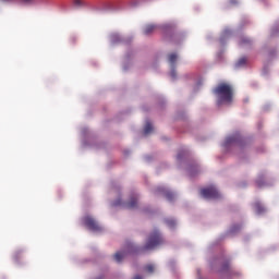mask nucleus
Listing matches in <instances>:
<instances>
[{
  "instance_id": "15",
  "label": "nucleus",
  "mask_w": 279,
  "mask_h": 279,
  "mask_svg": "<svg viewBox=\"0 0 279 279\" xmlns=\"http://www.w3.org/2000/svg\"><path fill=\"white\" fill-rule=\"evenodd\" d=\"M177 60H178V54L177 53H170L168 56V62H170V64L174 65Z\"/></svg>"
},
{
  "instance_id": "1",
  "label": "nucleus",
  "mask_w": 279,
  "mask_h": 279,
  "mask_svg": "<svg viewBox=\"0 0 279 279\" xmlns=\"http://www.w3.org/2000/svg\"><path fill=\"white\" fill-rule=\"evenodd\" d=\"M213 93L218 99V106H221V104H232L234 89H232L230 84L220 83L216 88H214Z\"/></svg>"
},
{
  "instance_id": "26",
  "label": "nucleus",
  "mask_w": 279,
  "mask_h": 279,
  "mask_svg": "<svg viewBox=\"0 0 279 279\" xmlns=\"http://www.w3.org/2000/svg\"><path fill=\"white\" fill-rule=\"evenodd\" d=\"M133 279H143V277L140 276V275H137V276H135Z\"/></svg>"
},
{
  "instance_id": "10",
  "label": "nucleus",
  "mask_w": 279,
  "mask_h": 279,
  "mask_svg": "<svg viewBox=\"0 0 279 279\" xmlns=\"http://www.w3.org/2000/svg\"><path fill=\"white\" fill-rule=\"evenodd\" d=\"M240 47H250L252 45V39L247 37H241L239 41Z\"/></svg>"
},
{
  "instance_id": "19",
  "label": "nucleus",
  "mask_w": 279,
  "mask_h": 279,
  "mask_svg": "<svg viewBox=\"0 0 279 279\" xmlns=\"http://www.w3.org/2000/svg\"><path fill=\"white\" fill-rule=\"evenodd\" d=\"M154 270H155V267L151 264L145 267V271H147V274H154Z\"/></svg>"
},
{
  "instance_id": "4",
  "label": "nucleus",
  "mask_w": 279,
  "mask_h": 279,
  "mask_svg": "<svg viewBox=\"0 0 279 279\" xmlns=\"http://www.w3.org/2000/svg\"><path fill=\"white\" fill-rule=\"evenodd\" d=\"M201 195L202 197H205V199H219V197H221V194H219V191H217L215 185L202 189Z\"/></svg>"
},
{
  "instance_id": "20",
  "label": "nucleus",
  "mask_w": 279,
  "mask_h": 279,
  "mask_svg": "<svg viewBox=\"0 0 279 279\" xmlns=\"http://www.w3.org/2000/svg\"><path fill=\"white\" fill-rule=\"evenodd\" d=\"M73 5H75V8H82L84 5V1L73 0Z\"/></svg>"
},
{
  "instance_id": "8",
  "label": "nucleus",
  "mask_w": 279,
  "mask_h": 279,
  "mask_svg": "<svg viewBox=\"0 0 279 279\" xmlns=\"http://www.w3.org/2000/svg\"><path fill=\"white\" fill-rule=\"evenodd\" d=\"M124 208H128L129 210H134V208H138V196H131L129 202L124 204Z\"/></svg>"
},
{
  "instance_id": "25",
  "label": "nucleus",
  "mask_w": 279,
  "mask_h": 279,
  "mask_svg": "<svg viewBox=\"0 0 279 279\" xmlns=\"http://www.w3.org/2000/svg\"><path fill=\"white\" fill-rule=\"evenodd\" d=\"M113 206H121V201L116 202Z\"/></svg>"
},
{
  "instance_id": "11",
  "label": "nucleus",
  "mask_w": 279,
  "mask_h": 279,
  "mask_svg": "<svg viewBox=\"0 0 279 279\" xmlns=\"http://www.w3.org/2000/svg\"><path fill=\"white\" fill-rule=\"evenodd\" d=\"M247 65V57H242L238 60V62L235 63V68L236 69H241L243 66Z\"/></svg>"
},
{
  "instance_id": "27",
  "label": "nucleus",
  "mask_w": 279,
  "mask_h": 279,
  "mask_svg": "<svg viewBox=\"0 0 279 279\" xmlns=\"http://www.w3.org/2000/svg\"><path fill=\"white\" fill-rule=\"evenodd\" d=\"M241 229V227H238V230H240Z\"/></svg>"
},
{
  "instance_id": "14",
  "label": "nucleus",
  "mask_w": 279,
  "mask_h": 279,
  "mask_svg": "<svg viewBox=\"0 0 279 279\" xmlns=\"http://www.w3.org/2000/svg\"><path fill=\"white\" fill-rule=\"evenodd\" d=\"M21 5H36V0H19Z\"/></svg>"
},
{
  "instance_id": "17",
  "label": "nucleus",
  "mask_w": 279,
  "mask_h": 279,
  "mask_svg": "<svg viewBox=\"0 0 279 279\" xmlns=\"http://www.w3.org/2000/svg\"><path fill=\"white\" fill-rule=\"evenodd\" d=\"M147 1L151 0H131V5H141V3H147Z\"/></svg>"
},
{
  "instance_id": "12",
  "label": "nucleus",
  "mask_w": 279,
  "mask_h": 279,
  "mask_svg": "<svg viewBox=\"0 0 279 279\" xmlns=\"http://www.w3.org/2000/svg\"><path fill=\"white\" fill-rule=\"evenodd\" d=\"M256 186L258 189H263V186H265V177L259 175L255 182Z\"/></svg>"
},
{
  "instance_id": "5",
  "label": "nucleus",
  "mask_w": 279,
  "mask_h": 279,
  "mask_svg": "<svg viewBox=\"0 0 279 279\" xmlns=\"http://www.w3.org/2000/svg\"><path fill=\"white\" fill-rule=\"evenodd\" d=\"M83 222L88 230H92V232H101V226H99V223L96 222L95 218L90 216H85L83 218Z\"/></svg>"
},
{
  "instance_id": "3",
  "label": "nucleus",
  "mask_w": 279,
  "mask_h": 279,
  "mask_svg": "<svg viewBox=\"0 0 279 279\" xmlns=\"http://www.w3.org/2000/svg\"><path fill=\"white\" fill-rule=\"evenodd\" d=\"M165 244V239L162 238V234H160V231L155 230L153 231L145 245L141 248V252H149V250H156V247H160V245Z\"/></svg>"
},
{
  "instance_id": "24",
  "label": "nucleus",
  "mask_w": 279,
  "mask_h": 279,
  "mask_svg": "<svg viewBox=\"0 0 279 279\" xmlns=\"http://www.w3.org/2000/svg\"><path fill=\"white\" fill-rule=\"evenodd\" d=\"M3 3H12L14 0H1Z\"/></svg>"
},
{
  "instance_id": "16",
  "label": "nucleus",
  "mask_w": 279,
  "mask_h": 279,
  "mask_svg": "<svg viewBox=\"0 0 279 279\" xmlns=\"http://www.w3.org/2000/svg\"><path fill=\"white\" fill-rule=\"evenodd\" d=\"M254 208L258 215H260V213H265V207H263L260 203H255Z\"/></svg>"
},
{
  "instance_id": "13",
  "label": "nucleus",
  "mask_w": 279,
  "mask_h": 279,
  "mask_svg": "<svg viewBox=\"0 0 279 279\" xmlns=\"http://www.w3.org/2000/svg\"><path fill=\"white\" fill-rule=\"evenodd\" d=\"M151 132H154V126L149 122H146L144 126V134H151Z\"/></svg>"
},
{
  "instance_id": "6",
  "label": "nucleus",
  "mask_w": 279,
  "mask_h": 279,
  "mask_svg": "<svg viewBox=\"0 0 279 279\" xmlns=\"http://www.w3.org/2000/svg\"><path fill=\"white\" fill-rule=\"evenodd\" d=\"M134 252H136V250H134V244L126 243L125 251H120L114 254V260H117V263H121L128 254H134Z\"/></svg>"
},
{
  "instance_id": "18",
  "label": "nucleus",
  "mask_w": 279,
  "mask_h": 279,
  "mask_svg": "<svg viewBox=\"0 0 279 279\" xmlns=\"http://www.w3.org/2000/svg\"><path fill=\"white\" fill-rule=\"evenodd\" d=\"M166 223L169 228H175V220L173 219H166Z\"/></svg>"
},
{
  "instance_id": "7",
  "label": "nucleus",
  "mask_w": 279,
  "mask_h": 279,
  "mask_svg": "<svg viewBox=\"0 0 279 279\" xmlns=\"http://www.w3.org/2000/svg\"><path fill=\"white\" fill-rule=\"evenodd\" d=\"M156 193H161V195H163L168 202H173V199H175V194L165 186L157 187Z\"/></svg>"
},
{
  "instance_id": "9",
  "label": "nucleus",
  "mask_w": 279,
  "mask_h": 279,
  "mask_svg": "<svg viewBox=\"0 0 279 279\" xmlns=\"http://www.w3.org/2000/svg\"><path fill=\"white\" fill-rule=\"evenodd\" d=\"M242 141L243 138H241V135L235 134L227 138V145L230 143H235V145H241Z\"/></svg>"
},
{
  "instance_id": "2",
  "label": "nucleus",
  "mask_w": 279,
  "mask_h": 279,
  "mask_svg": "<svg viewBox=\"0 0 279 279\" xmlns=\"http://www.w3.org/2000/svg\"><path fill=\"white\" fill-rule=\"evenodd\" d=\"M158 29H161L165 32V34H175L178 32V24L174 22L166 23L161 26L156 24H147L144 27L143 33L145 36H151V34H154V32H158Z\"/></svg>"
},
{
  "instance_id": "23",
  "label": "nucleus",
  "mask_w": 279,
  "mask_h": 279,
  "mask_svg": "<svg viewBox=\"0 0 279 279\" xmlns=\"http://www.w3.org/2000/svg\"><path fill=\"white\" fill-rule=\"evenodd\" d=\"M172 80H175V77H178V73L175 72V70H172L170 73Z\"/></svg>"
},
{
  "instance_id": "22",
  "label": "nucleus",
  "mask_w": 279,
  "mask_h": 279,
  "mask_svg": "<svg viewBox=\"0 0 279 279\" xmlns=\"http://www.w3.org/2000/svg\"><path fill=\"white\" fill-rule=\"evenodd\" d=\"M19 256H21V251H16V252L14 253V255H13V258H14L15 260H19Z\"/></svg>"
},
{
  "instance_id": "21",
  "label": "nucleus",
  "mask_w": 279,
  "mask_h": 279,
  "mask_svg": "<svg viewBox=\"0 0 279 279\" xmlns=\"http://www.w3.org/2000/svg\"><path fill=\"white\" fill-rule=\"evenodd\" d=\"M186 154H187L186 150H182L181 153H179V154L177 155L178 160H182V157H183V156H186Z\"/></svg>"
}]
</instances>
